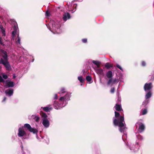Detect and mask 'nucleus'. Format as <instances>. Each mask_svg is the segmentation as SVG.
<instances>
[{
  "instance_id": "obj_1",
  "label": "nucleus",
  "mask_w": 154,
  "mask_h": 154,
  "mask_svg": "<svg viewBox=\"0 0 154 154\" xmlns=\"http://www.w3.org/2000/svg\"><path fill=\"white\" fill-rule=\"evenodd\" d=\"M60 96L64 94V96H61L59 99V102L54 101V107L55 109H59L64 107L67 103V101L70 100V94L66 91L65 89L62 88L59 92Z\"/></svg>"
},
{
  "instance_id": "obj_2",
  "label": "nucleus",
  "mask_w": 154,
  "mask_h": 154,
  "mask_svg": "<svg viewBox=\"0 0 154 154\" xmlns=\"http://www.w3.org/2000/svg\"><path fill=\"white\" fill-rule=\"evenodd\" d=\"M115 117L113 118V122L114 124L116 126H118L119 127V130L121 133H123V135L122 136V139L124 141L125 139H126V134L125 131L127 130L126 125L124 121L123 116L120 115V114L116 111L115 112Z\"/></svg>"
},
{
  "instance_id": "obj_3",
  "label": "nucleus",
  "mask_w": 154,
  "mask_h": 154,
  "mask_svg": "<svg viewBox=\"0 0 154 154\" xmlns=\"http://www.w3.org/2000/svg\"><path fill=\"white\" fill-rule=\"evenodd\" d=\"M1 51L2 57L0 58V64L3 65L7 70H10L11 68L8 61L7 53L6 51L3 50H2Z\"/></svg>"
},
{
  "instance_id": "obj_4",
  "label": "nucleus",
  "mask_w": 154,
  "mask_h": 154,
  "mask_svg": "<svg viewBox=\"0 0 154 154\" xmlns=\"http://www.w3.org/2000/svg\"><path fill=\"white\" fill-rule=\"evenodd\" d=\"M52 26V30L51 31L54 34L60 33L61 31L60 29L61 23L60 21L55 20H51V22Z\"/></svg>"
},
{
  "instance_id": "obj_5",
  "label": "nucleus",
  "mask_w": 154,
  "mask_h": 154,
  "mask_svg": "<svg viewBox=\"0 0 154 154\" xmlns=\"http://www.w3.org/2000/svg\"><path fill=\"white\" fill-rule=\"evenodd\" d=\"M24 127L26 128L30 132H32L33 134H36L37 138L38 140L40 139L37 135V133L38 131L36 129L32 128L30 125L28 124H25Z\"/></svg>"
},
{
  "instance_id": "obj_6",
  "label": "nucleus",
  "mask_w": 154,
  "mask_h": 154,
  "mask_svg": "<svg viewBox=\"0 0 154 154\" xmlns=\"http://www.w3.org/2000/svg\"><path fill=\"white\" fill-rule=\"evenodd\" d=\"M153 87V85L151 82L146 83L144 85L143 88L145 91H151L150 90Z\"/></svg>"
},
{
  "instance_id": "obj_7",
  "label": "nucleus",
  "mask_w": 154,
  "mask_h": 154,
  "mask_svg": "<svg viewBox=\"0 0 154 154\" xmlns=\"http://www.w3.org/2000/svg\"><path fill=\"white\" fill-rule=\"evenodd\" d=\"M4 85L6 88H8L13 87L14 86V83L13 82L8 79L5 81V82H4Z\"/></svg>"
},
{
  "instance_id": "obj_8",
  "label": "nucleus",
  "mask_w": 154,
  "mask_h": 154,
  "mask_svg": "<svg viewBox=\"0 0 154 154\" xmlns=\"http://www.w3.org/2000/svg\"><path fill=\"white\" fill-rule=\"evenodd\" d=\"M18 135L19 137H24L26 135V133L24 131L23 128H19Z\"/></svg>"
},
{
  "instance_id": "obj_9",
  "label": "nucleus",
  "mask_w": 154,
  "mask_h": 154,
  "mask_svg": "<svg viewBox=\"0 0 154 154\" xmlns=\"http://www.w3.org/2000/svg\"><path fill=\"white\" fill-rule=\"evenodd\" d=\"M71 17L70 14L68 12H65L63 15L62 19L64 22L70 19Z\"/></svg>"
},
{
  "instance_id": "obj_10",
  "label": "nucleus",
  "mask_w": 154,
  "mask_h": 154,
  "mask_svg": "<svg viewBox=\"0 0 154 154\" xmlns=\"http://www.w3.org/2000/svg\"><path fill=\"white\" fill-rule=\"evenodd\" d=\"M42 124L46 128H48L50 125V122L48 119H42Z\"/></svg>"
},
{
  "instance_id": "obj_11",
  "label": "nucleus",
  "mask_w": 154,
  "mask_h": 154,
  "mask_svg": "<svg viewBox=\"0 0 154 154\" xmlns=\"http://www.w3.org/2000/svg\"><path fill=\"white\" fill-rule=\"evenodd\" d=\"M139 128L138 131L139 132L141 133L145 129V126L142 123H139Z\"/></svg>"
},
{
  "instance_id": "obj_12",
  "label": "nucleus",
  "mask_w": 154,
  "mask_h": 154,
  "mask_svg": "<svg viewBox=\"0 0 154 154\" xmlns=\"http://www.w3.org/2000/svg\"><path fill=\"white\" fill-rule=\"evenodd\" d=\"M5 93L7 96L10 97L13 94V90L10 89H8L5 91Z\"/></svg>"
},
{
  "instance_id": "obj_13",
  "label": "nucleus",
  "mask_w": 154,
  "mask_h": 154,
  "mask_svg": "<svg viewBox=\"0 0 154 154\" xmlns=\"http://www.w3.org/2000/svg\"><path fill=\"white\" fill-rule=\"evenodd\" d=\"M42 108L44 111L46 112H48L52 110V106L51 105H48L46 107H42Z\"/></svg>"
},
{
  "instance_id": "obj_14",
  "label": "nucleus",
  "mask_w": 154,
  "mask_h": 154,
  "mask_svg": "<svg viewBox=\"0 0 154 154\" xmlns=\"http://www.w3.org/2000/svg\"><path fill=\"white\" fill-rule=\"evenodd\" d=\"M152 93L151 91H147L145 96L146 99L147 100L150 98L152 96Z\"/></svg>"
},
{
  "instance_id": "obj_15",
  "label": "nucleus",
  "mask_w": 154,
  "mask_h": 154,
  "mask_svg": "<svg viewBox=\"0 0 154 154\" xmlns=\"http://www.w3.org/2000/svg\"><path fill=\"white\" fill-rule=\"evenodd\" d=\"M31 117L32 119H34L36 122H39L40 119L39 116L37 114L32 115L31 116Z\"/></svg>"
},
{
  "instance_id": "obj_16",
  "label": "nucleus",
  "mask_w": 154,
  "mask_h": 154,
  "mask_svg": "<svg viewBox=\"0 0 154 154\" xmlns=\"http://www.w3.org/2000/svg\"><path fill=\"white\" fill-rule=\"evenodd\" d=\"M113 75L112 72L111 71H108L106 73V76L109 79L112 78Z\"/></svg>"
},
{
  "instance_id": "obj_17",
  "label": "nucleus",
  "mask_w": 154,
  "mask_h": 154,
  "mask_svg": "<svg viewBox=\"0 0 154 154\" xmlns=\"http://www.w3.org/2000/svg\"><path fill=\"white\" fill-rule=\"evenodd\" d=\"M0 30L2 33V36H5L6 35L5 31V29L2 26H0Z\"/></svg>"
},
{
  "instance_id": "obj_18",
  "label": "nucleus",
  "mask_w": 154,
  "mask_h": 154,
  "mask_svg": "<svg viewBox=\"0 0 154 154\" xmlns=\"http://www.w3.org/2000/svg\"><path fill=\"white\" fill-rule=\"evenodd\" d=\"M97 73L99 75H103V70L102 69H98L96 70Z\"/></svg>"
},
{
  "instance_id": "obj_19",
  "label": "nucleus",
  "mask_w": 154,
  "mask_h": 154,
  "mask_svg": "<svg viewBox=\"0 0 154 154\" xmlns=\"http://www.w3.org/2000/svg\"><path fill=\"white\" fill-rule=\"evenodd\" d=\"M8 78V76L7 75L3 74L2 75V76H0V82H5L4 81L3 79H6Z\"/></svg>"
},
{
  "instance_id": "obj_20",
  "label": "nucleus",
  "mask_w": 154,
  "mask_h": 154,
  "mask_svg": "<svg viewBox=\"0 0 154 154\" xmlns=\"http://www.w3.org/2000/svg\"><path fill=\"white\" fill-rule=\"evenodd\" d=\"M115 107V109L117 111H121V110L122 111V109L121 106L119 104H116Z\"/></svg>"
},
{
  "instance_id": "obj_21",
  "label": "nucleus",
  "mask_w": 154,
  "mask_h": 154,
  "mask_svg": "<svg viewBox=\"0 0 154 154\" xmlns=\"http://www.w3.org/2000/svg\"><path fill=\"white\" fill-rule=\"evenodd\" d=\"M92 62L94 64L96 65L98 68L100 67V65L101 64V63L100 62L96 60H93Z\"/></svg>"
},
{
  "instance_id": "obj_22",
  "label": "nucleus",
  "mask_w": 154,
  "mask_h": 154,
  "mask_svg": "<svg viewBox=\"0 0 154 154\" xmlns=\"http://www.w3.org/2000/svg\"><path fill=\"white\" fill-rule=\"evenodd\" d=\"M16 44L18 45H20V38L19 36V34H18V36L17 37V39L16 41Z\"/></svg>"
},
{
  "instance_id": "obj_23",
  "label": "nucleus",
  "mask_w": 154,
  "mask_h": 154,
  "mask_svg": "<svg viewBox=\"0 0 154 154\" xmlns=\"http://www.w3.org/2000/svg\"><path fill=\"white\" fill-rule=\"evenodd\" d=\"M57 98H58L57 95V94H55L54 95L53 97V100H52L53 101V105H54V101H55V102H59V100L58 101H56L55 100L57 99Z\"/></svg>"
},
{
  "instance_id": "obj_24",
  "label": "nucleus",
  "mask_w": 154,
  "mask_h": 154,
  "mask_svg": "<svg viewBox=\"0 0 154 154\" xmlns=\"http://www.w3.org/2000/svg\"><path fill=\"white\" fill-rule=\"evenodd\" d=\"M14 27H15V29H14V31H13L12 33V34L13 37H14L15 35L17 33V29L16 28L15 25L14 26Z\"/></svg>"
},
{
  "instance_id": "obj_25",
  "label": "nucleus",
  "mask_w": 154,
  "mask_h": 154,
  "mask_svg": "<svg viewBox=\"0 0 154 154\" xmlns=\"http://www.w3.org/2000/svg\"><path fill=\"white\" fill-rule=\"evenodd\" d=\"M105 67H106L107 69H109L110 67H112V66L111 64L109 63H106L105 65Z\"/></svg>"
},
{
  "instance_id": "obj_26",
  "label": "nucleus",
  "mask_w": 154,
  "mask_h": 154,
  "mask_svg": "<svg viewBox=\"0 0 154 154\" xmlns=\"http://www.w3.org/2000/svg\"><path fill=\"white\" fill-rule=\"evenodd\" d=\"M113 80L112 79V78L109 79L108 80L107 84L108 85H110L111 84H112V85L113 84L112 83Z\"/></svg>"
},
{
  "instance_id": "obj_27",
  "label": "nucleus",
  "mask_w": 154,
  "mask_h": 154,
  "mask_svg": "<svg viewBox=\"0 0 154 154\" xmlns=\"http://www.w3.org/2000/svg\"><path fill=\"white\" fill-rule=\"evenodd\" d=\"M129 148L130 150H132L134 152L137 151V150H138V148H137V149H135V148L134 147V145H132V147L130 146Z\"/></svg>"
},
{
  "instance_id": "obj_28",
  "label": "nucleus",
  "mask_w": 154,
  "mask_h": 154,
  "mask_svg": "<svg viewBox=\"0 0 154 154\" xmlns=\"http://www.w3.org/2000/svg\"><path fill=\"white\" fill-rule=\"evenodd\" d=\"M42 119H47L48 116L45 113H43L42 114Z\"/></svg>"
},
{
  "instance_id": "obj_29",
  "label": "nucleus",
  "mask_w": 154,
  "mask_h": 154,
  "mask_svg": "<svg viewBox=\"0 0 154 154\" xmlns=\"http://www.w3.org/2000/svg\"><path fill=\"white\" fill-rule=\"evenodd\" d=\"M149 103V101L146 100L143 102L142 105H144L145 106Z\"/></svg>"
},
{
  "instance_id": "obj_30",
  "label": "nucleus",
  "mask_w": 154,
  "mask_h": 154,
  "mask_svg": "<svg viewBox=\"0 0 154 154\" xmlns=\"http://www.w3.org/2000/svg\"><path fill=\"white\" fill-rule=\"evenodd\" d=\"M78 79L80 82L82 83L84 81V79L82 76H79Z\"/></svg>"
},
{
  "instance_id": "obj_31",
  "label": "nucleus",
  "mask_w": 154,
  "mask_h": 154,
  "mask_svg": "<svg viewBox=\"0 0 154 154\" xmlns=\"http://www.w3.org/2000/svg\"><path fill=\"white\" fill-rule=\"evenodd\" d=\"M86 79L88 81L90 82L91 80V76H87L86 77Z\"/></svg>"
},
{
  "instance_id": "obj_32",
  "label": "nucleus",
  "mask_w": 154,
  "mask_h": 154,
  "mask_svg": "<svg viewBox=\"0 0 154 154\" xmlns=\"http://www.w3.org/2000/svg\"><path fill=\"white\" fill-rule=\"evenodd\" d=\"M147 110L146 109H144L142 111V114L143 115H145L147 113Z\"/></svg>"
},
{
  "instance_id": "obj_33",
  "label": "nucleus",
  "mask_w": 154,
  "mask_h": 154,
  "mask_svg": "<svg viewBox=\"0 0 154 154\" xmlns=\"http://www.w3.org/2000/svg\"><path fill=\"white\" fill-rule=\"evenodd\" d=\"M137 138L140 140H142L143 139V137L140 135H138L137 136Z\"/></svg>"
},
{
  "instance_id": "obj_34",
  "label": "nucleus",
  "mask_w": 154,
  "mask_h": 154,
  "mask_svg": "<svg viewBox=\"0 0 154 154\" xmlns=\"http://www.w3.org/2000/svg\"><path fill=\"white\" fill-rule=\"evenodd\" d=\"M0 44L2 45H4L5 44L3 42L2 38L0 36Z\"/></svg>"
},
{
  "instance_id": "obj_35",
  "label": "nucleus",
  "mask_w": 154,
  "mask_h": 154,
  "mask_svg": "<svg viewBox=\"0 0 154 154\" xmlns=\"http://www.w3.org/2000/svg\"><path fill=\"white\" fill-rule=\"evenodd\" d=\"M116 66L117 67H118V68H119V69H120L122 71H123V69H122V67L120 66L119 65V64H117L116 65Z\"/></svg>"
},
{
  "instance_id": "obj_36",
  "label": "nucleus",
  "mask_w": 154,
  "mask_h": 154,
  "mask_svg": "<svg viewBox=\"0 0 154 154\" xmlns=\"http://www.w3.org/2000/svg\"><path fill=\"white\" fill-rule=\"evenodd\" d=\"M82 41L83 43H86L87 42V40L86 38H84L82 39Z\"/></svg>"
},
{
  "instance_id": "obj_37",
  "label": "nucleus",
  "mask_w": 154,
  "mask_h": 154,
  "mask_svg": "<svg viewBox=\"0 0 154 154\" xmlns=\"http://www.w3.org/2000/svg\"><path fill=\"white\" fill-rule=\"evenodd\" d=\"M142 65L143 66H145L146 65V62L144 61H143L141 62Z\"/></svg>"
},
{
  "instance_id": "obj_38",
  "label": "nucleus",
  "mask_w": 154,
  "mask_h": 154,
  "mask_svg": "<svg viewBox=\"0 0 154 154\" xmlns=\"http://www.w3.org/2000/svg\"><path fill=\"white\" fill-rule=\"evenodd\" d=\"M115 91V88H112L110 90V92L112 93H113Z\"/></svg>"
},
{
  "instance_id": "obj_39",
  "label": "nucleus",
  "mask_w": 154,
  "mask_h": 154,
  "mask_svg": "<svg viewBox=\"0 0 154 154\" xmlns=\"http://www.w3.org/2000/svg\"><path fill=\"white\" fill-rule=\"evenodd\" d=\"M49 13L48 11H47L45 13V16L46 17H48V16H49Z\"/></svg>"
},
{
  "instance_id": "obj_40",
  "label": "nucleus",
  "mask_w": 154,
  "mask_h": 154,
  "mask_svg": "<svg viewBox=\"0 0 154 154\" xmlns=\"http://www.w3.org/2000/svg\"><path fill=\"white\" fill-rule=\"evenodd\" d=\"M117 81V80L116 79H115L114 80H113L112 83L114 84Z\"/></svg>"
},
{
  "instance_id": "obj_41",
  "label": "nucleus",
  "mask_w": 154,
  "mask_h": 154,
  "mask_svg": "<svg viewBox=\"0 0 154 154\" xmlns=\"http://www.w3.org/2000/svg\"><path fill=\"white\" fill-rule=\"evenodd\" d=\"M6 97H4V99L2 100V102H4V101H5L6 100Z\"/></svg>"
},
{
  "instance_id": "obj_42",
  "label": "nucleus",
  "mask_w": 154,
  "mask_h": 154,
  "mask_svg": "<svg viewBox=\"0 0 154 154\" xmlns=\"http://www.w3.org/2000/svg\"><path fill=\"white\" fill-rule=\"evenodd\" d=\"M20 146L21 148V149H23V146L22 145H20Z\"/></svg>"
},
{
  "instance_id": "obj_43",
  "label": "nucleus",
  "mask_w": 154,
  "mask_h": 154,
  "mask_svg": "<svg viewBox=\"0 0 154 154\" xmlns=\"http://www.w3.org/2000/svg\"><path fill=\"white\" fill-rule=\"evenodd\" d=\"M13 77L14 78H15L16 77V76L15 75H13Z\"/></svg>"
},
{
  "instance_id": "obj_44",
  "label": "nucleus",
  "mask_w": 154,
  "mask_h": 154,
  "mask_svg": "<svg viewBox=\"0 0 154 154\" xmlns=\"http://www.w3.org/2000/svg\"><path fill=\"white\" fill-rule=\"evenodd\" d=\"M48 29H49L50 30H52V29H51V28H48Z\"/></svg>"
},
{
  "instance_id": "obj_45",
  "label": "nucleus",
  "mask_w": 154,
  "mask_h": 154,
  "mask_svg": "<svg viewBox=\"0 0 154 154\" xmlns=\"http://www.w3.org/2000/svg\"><path fill=\"white\" fill-rule=\"evenodd\" d=\"M46 26H47V27H48V26L47 25V24H46Z\"/></svg>"
},
{
  "instance_id": "obj_46",
  "label": "nucleus",
  "mask_w": 154,
  "mask_h": 154,
  "mask_svg": "<svg viewBox=\"0 0 154 154\" xmlns=\"http://www.w3.org/2000/svg\"><path fill=\"white\" fill-rule=\"evenodd\" d=\"M23 138H24V139H25L26 138H24V137H23Z\"/></svg>"
},
{
  "instance_id": "obj_47",
  "label": "nucleus",
  "mask_w": 154,
  "mask_h": 154,
  "mask_svg": "<svg viewBox=\"0 0 154 154\" xmlns=\"http://www.w3.org/2000/svg\"><path fill=\"white\" fill-rule=\"evenodd\" d=\"M21 143L22 144V143L21 142Z\"/></svg>"
}]
</instances>
